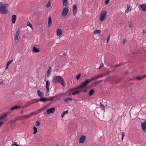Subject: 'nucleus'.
Wrapping results in <instances>:
<instances>
[{
	"label": "nucleus",
	"mask_w": 146,
	"mask_h": 146,
	"mask_svg": "<svg viewBox=\"0 0 146 146\" xmlns=\"http://www.w3.org/2000/svg\"><path fill=\"white\" fill-rule=\"evenodd\" d=\"M84 92H87V90H84Z\"/></svg>",
	"instance_id": "62"
},
{
	"label": "nucleus",
	"mask_w": 146,
	"mask_h": 146,
	"mask_svg": "<svg viewBox=\"0 0 146 146\" xmlns=\"http://www.w3.org/2000/svg\"><path fill=\"white\" fill-rule=\"evenodd\" d=\"M107 12L106 11H103L101 13L100 17V20L102 21L105 18L106 16Z\"/></svg>",
	"instance_id": "4"
},
{
	"label": "nucleus",
	"mask_w": 146,
	"mask_h": 146,
	"mask_svg": "<svg viewBox=\"0 0 146 146\" xmlns=\"http://www.w3.org/2000/svg\"><path fill=\"white\" fill-rule=\"evenodd\" d=\"M57 35L58 36H60L62 34V31L60 29H58L56 31Z\"/></svg>",
	"instance_id": "14"
},
{
	"label": "nucleus",
	"mask_w": 146,
	"mask_h": 146,
	"mask_svg": "<svg viewBox=\"0 0 146 146\" xmlns=\"http://www.w3.org/2000/svg\"><path fill=\"white\" fill-rule=\"evenodd\" d=\"M52 82L53 83L55 84L59 83L64 87L65 86L66 84L65 83L64 81L61 76H54Z\"/></svg>",
	"instance_id": "1"
},
{
	"label": "nucleus",
	"mask_w": 146,
	"mask_h": 146,
	"mask_svg": "<svg viewBox=\"0 0 146 146\" xmlns=\"http://www.w3.org/2000/svg\"><path fill=\"white\" fill-rule=\"evenodd\" d=\"M20 107L21 106H15L11 108L10 109V110L11 111H13L14 110L18 109L20 108Z\"/></svg>",
	"instance_id": "15"
},
{
	"label": "nucleus",
	"mask_w": 146,
	"mask_h": 146,
	"mask_svg": "<svg viewBox=\"0 0 146 146\" xmlns=\"http://www.w3.org/2000/svg\"><path fill=\"white\" fill-rule=\"evenodd\" d=\"M68 113V111L66 110L65 111L63 112L61 114V116L62 117H63L64 116V115Z\"/></svg>",
	"instance_id": "24"
},
{
	"label": "nucleus",
	"mask_w": 146,
	"mask_h": 146,
	"mask_svg": "<svg viewBox=\"0 0 146 146\" xmlns=\"http://www.w3.org/2000/svg\"><path fill=\"white\" fill-rule=\"evenodd\" d=\"M98 83H98V81H96L95 82V84H98Z\"/></svg>",
	"instance_id": "58"
},
{
	"label": "nucleus",
	"mask_w": 146,
	"mask_h": 146,
	"mask_svg": "<svg viewBox=\"0 0 146 146\" xmlns=\"http://www.w3.org/2000/svg\"><path fill=\"white\" fill-rule=\"evenodd\" d=\"M80 89V92H82L84 90L83 88H82V89Z\"/></svg>",
	"instance_id": "57"
},
{
	"label": "nucleus",
	"mask_w": 146,
	"mask_h": 146,
	"mask_svg": "<svg viewBox=\"0 0 146 146\" xmlns=\"http://www.w3.org/2000/svg\"><path fill=\"white\" fill-rule=\"evenodd\" d=\"M145 77V76H144V75L142 77V78L141 77H138L137 78V80H142V79L143 78H144Z\"/></svg>",
	"instance_id": "37"
},
{
	"label": "nucleus",
	"mask_w": 146,
	"mask_h": 146,
	"mask_svg": "<svg viewBox=\"0 0 146 146\" xmlns=\"http://www.w3.org/2000/svg\"><path fill=\"white\" fill-rule=\"evenodd\" d=\"M80 93V91L76 90L74 92L72 93V95H74L76 94H77L78 93Z\"/></svg>",
	"instance_id": "29"
},
{
	"label": "nucleus",
	"mask_w": 146,
	"mask_h": 146,
	"mask_svg": "<svg viewBox=\"0 0 146 146\" xmlns=\"http://www.w3.org/2000/svg\"><path fill=\"white\" fill-rule=\"evenodd\" d=\"M72 99L71 98H67L64 99V101L66 103L68 102L69 100H72Z\"/></svg>",
	"instance_id": "30"
},
{
	"label": "nucleus",
	"mask_w": 146,
	"mask_h": 146,
	"mask_svg": "<svg viewBox=\"0 0 146 146\" xmlns=\"http://www.w3.org/2000/svg\"><path fill=\"white\" fill-rule=\"evenodd\" d=\"M73 90V89H70L68 91L70 92V91H72Z\"/></svg>",
	"instance_id": "61"
},
{
	"label": "nucleus",
	"mask_w": 146,
	"mask_h": 146,
	"mask_svg": "<svg viewBox=\"0 0 146 146\" xmlns=\"http://www.w3.org/2000/svg\"><path fill=\"white\" fill-rule=\"evenodd\" d=\"M17 18V16L15 15H13L12 16V22L13 23H15Z\"/></svg>",
	"instance_id": "12"
},
{
	"label": "nucleus",
	"mask_w": 146,
	"mask_h": 146,
	"mask_svg": "<svg viewBox=\"0 0 146 146\" xmlns=\"http://www.w3.org/2000/svg\"><path fill=\"white\" fill-rule=\"evenodd\" d=\"M39 51V49L35 46H34L33 48V51L34 52H38Z\"/></svg>",
	"instance_id": "19"
},
{
	"label": "nucleus",
	"mask_w": 146,
	"mask_h": 146,
	"mask_svg": "<svg viewBox=\"0 0 146 146\" xmlns=\"http://www.w3.org/2000/svg\"><path fill=\"white\" fill-rule=\"evenodd\" d=\"M127 8L125 11V13H128L129 12V11H130L131 9H130V10H129V8H130V7L129 6V5L128 4L127 5Z\"/></svg>",
	"instance_id": "31"
},
{
	"label": "nucleus",
	"mask_w": 146,
	"mask_h": 146,
	"mask_svg": "<svg viewBox=\"0 0 146 146\" xmlns=\"http://www.w3.org/2000/svg\"><path fill=\"white\" fill-rule=\"evenodd\" d=\"M103 81V80H102L98 81V83H99V82H102V81Z\"/></svg>",
	"instance_id": "56"
},
{
	"label": "nucleus",
	"mask_w": 146,
	"mask_h": 146,
	"mask_svg": "<svg viewBox=\"0 0 146 146\" xmlns=\"http://www.w3.org/2000/svg\"><path fill=\"white\" fill-rule=\"evenodd\" d=\"M9 5L7 4H2V2H0V12L2 14L7 13V12L6 8L8 7Z\"/></svg>",
	"instance_id": "2"
},
{
	"label": "nucleus",
	"mask_w": 146,
	"mask_h": 146,
	"mask_svg": "<svg viewBox=\"0 0 146 146\" xmlns=\"http://www.w3.org/2000/svg\"><path fill=\"white\" fill-rule=\"evenodd\" d=\"M36 113H35L34 112H33V113H31L30 114H29V115H30L31 116L32 115H34Z\"/></svg>",
	"instance_id": "50"
},
{
	"label": "nucleus",
	"mask_w": 146,
	"mask_h": 146,
	"mask_svg": "<svg viewBox=\"0 0 146 146\" xmlns=\"http://www.w3.org/2000/svg\"><path fill=\"white\" fill-rule=\"evenodd\" d=\"M37 94L38 96L40 98H42L44 94L43 92H41L39 90L37 91Z\"/></svg>",
	"instance_id": "18"
},
{
	"label": "nucleus",
	"mask_w": 146,
	"mask_h": 146,
	"mask_svg": "<svg viewBox=\"0 0 146 146\" xmlns=\"http://www.w3.org/2000/svg\"><path fill=\"white\" fill-rule=\"evenodd\" d=\"M129 28H133V24H130L129 25Z\"/></svg>",
	"instance_id": "45"
},
{
	"label": "nucleus",
	"mask_w": 146,
	"mask_h": 146,
	"mask_svg": "<svg viewBox=\"0 0 146 146\" xmlns=\"http://www.w3.org/2000/svg\"><path fill=\"white\" fill-rule=\"evenodd\" d=\"M101 31L100 30L96 29L94 33V34L95 35H96L97 34H99V35L101 33Z\"/></svg>",
	"instance_id": "21"
},
{
	"label": "nucleus",
	"mask_w": 146,
	"mask_h": 146,
	"mask_svg": "<svg viewBox=\"0 0 146 146\" xmlns=\"http://www.w3.org/2000/svg\"><path fill=\"white\" fill-rule=\"evenodd\" d=\"M68 11V9L66 7H64L62 13V15L65 16L67 14Z\"/></svg>",
	"instance_id": "7"
},
{
	"label": "nucleus",
	"mask_w": 146,
	"mask_h": 146,
	"mask_svg": "<svg viewBox=\"0 0 146 146\" xmlns=\"http://www.w3.org/2000/svg\"><path fill=\"white\" fill-rule=\"evenodd\" d=\"M51 6V3L50 2H49L46 5V7H50Z\"/></svg>",
	"instance_id": "38"
},
{
	"label": "nucleus",
	"mask_w": 146,
	"mask_h": 146,
	"mask_svg": "<svg viewBox=\"0 0 146 146\" xmlns=\"http://www.w3.org/2000/svg\"><path fill=\"white\" fill-rule=\"evenodd\" d=\"M56 96H54L52 97V98H48L47 99H46V101H52V100H54L55 101H56L57 100H58V99H54V98H56Z\"/></svg>",
	"instance_id": "22"
},
{
	"label": "nucleus",
	"mask_w": 146,
	"mask_h": 146,
	"mask_svg": "<svg viewBox=\"0 0 146 146\" xmlns=\"http://www.w3.org/2000/svg\"><path fill=\"white\" fill-rule=\"evenodd\" d=\"M27 25L30 27L32 29H33L32 25L29 22H27Z\"/></svg>",
	"instance_id": "33"
},
{
	"label": "nucleus",
	"mask_w": 146,
	"mask_h": 146,
	"mask_svg": "<svg viewBox=\"0 0 146 146\" xmlns=\"http://www.w3.org/2000/svg\"><path fill=\"white\" fill-rule=\"evenodd\" d=\"M39 100L41 102H45L46 101V99L44 98H41L39 99Z\"/></svg>",
	"instance_id": "27"
},
{
	"label": "nucleus",
	"mask_w": 146,
	"mask_h": 146,
	"mask_svg": "<svg viewBox=\"0 0 146 146\" xmlns=\"http://www.w3.org/2000/svg\"><path fill=\"white\" fill-rule=\"evenodd\" d=\"M139 9L146 11V4L139 5Z\"/></svg>",
	"instance_id": "6"
},
{
	"label": "nucleus",
	"mask_w": 146,
	"mask_h": 146,
	"mask_svg": "<svg viewBox=\"0 0 146 146\" xmlns=\"http://www.w3.org/2000/svg\"><path fill=\"white\" fill-rule=\"evenodd\" d=\"M17 144H18L16 142H14V143H13V144L11 145V146H12L13 145H15V146H16Z\"/></svg>",
	"instance_id": "44"
},
{
	"label": "nucleus",
	"mask_w": 146,
	"mask_h": 146,
	"mask_svg": "<svg viewBox=\"0 0 146 146\" xmlns=\"http://www.w3.org/2000/svg\"><path fill=\"white\" fill-rule=\"evenodd\" d=\"M108 74V72H107L106 73H104L103 74H101V75H99L98 76V78H101L103 77L104 76H105Z\"/></svg>",
	"instance_id": "20"
},
{
	"label": "nucleus",
	"mask_w": 146,
	"mask_h": 146,
	"mask_svg": "<svg viewBox=\"0 0 146 146\" xmlns=\"http://www.w3.org/2000/svg\"><path fill=\"white\" fill-rule=\"evenodd\" d=\"M10 113V112L9 111H8V112L6 113H5V114L7 115V116Z\"/></svg>",
	"instance_id": "54"
},
{
	"label": "nucleus",
	"mask_w": 146,
	"mask_h": 146,
	"mask_svg": "<svg viewBox=\"0 0 146 146\" xmlns=\"http://www.w3.org/2000/svg\"><path fill=\"white\" fill-rule=\"evenodd\" d=\"M51 71L49 70H48L47 71V76L48 77H49Z\"/></svg>",
	"instance_id": "40"
},
{
	"label": "nucleus",
	"mask_w": 146,
	"mask_h": 146,
	"mask_svg": "<svg viewBox=\"0 0 146 146\" xmlns=\"http://www.w3.org/2000/svg\"><path fill=\"white\" fill-rule=\"evenodd\" d=\"M125 41H126V39L125 38H124L123 40V43H124L125 42Z\"/></svg>",
	"instance_id": "52"
},
{
	"label": "nucleus",
	"mask_w": 146,
	"mask_h": 146,
	"mask_svg": "<svg viewBox=\"0 0 146 146\" xmlns=\"http://www.w3.org/2000/svg\"><path fill=\"white\" fill-rule=\"evenodd\" d=\"M143 34H145V33H146V30L145 29L143 30Z\"/></svg>",
	"instance_id": "49"
},
{
	"label": "nucleus",
	"mask_w": 146,
	"mask_h": 146,
	"mask_svg": "<svg viewBox=\"0 0 146 146\" xmlns=\"http://www.w3.org/2000/svg\"><path fill=\"white\" fill-rule=\"evenodd\" d=\"M23 112V110H21V113H22Z\"/></svg>",
	"instance_id": "64"
},
{
	"label": "nucleus",
	"mask_w": 146,
	"mask_h": 146,
	"mask_svg": "<svg viewBox=\"0 0 146 146\" xmlns=\"http://www.w3.org/2000/svg\"><path fill=\"white\" fill-rule=\"evenodd\" d=\"M128 71H126L125 72V74H128Z\"/></svg>",
	"instance_id": "59"
},
{
	"label": "nucleus",
	"mask_w": 146,
	"mask_h": 146,
	"mask_svg": "<svg viewBox=\"0 0 146 146\" xmlns=\"http://www.w3.org/2000/svg\"><path fill=\"white\" fill-rule=\"evenodd\" d=\"M86 137L84 135H83L81 137L80 139L79 143H83L85 140Z\"/></svg>",
	"instance_id": "11"
},
{
	"label": "nucleus",
	"mask_w": 146,
	"mask_h": 146,
	"mask_svg": "<svg viewBox=\"0 0 146 146\" xmlns=\"http://www.w3.org/2000/svg\"><path fill=\"white\" fill-rule=\"evenodd\" d=\"M55 111V108H51L47 109L46 111V112L48 115L51 113H53Z\"/></svg>",
	"instance_id": "5"
},
{
	"label": "nucleus",
	"mask_w": 146,
	"mask_h": 146,
	"mask_svg": "<svg viewBox=\"0 0 146 146\" xmlns=\"http://www.w3.org/2000/svg\"><path fill=\"white\" fill-rule=\"evenodd\" d=\"M0 85H3V82L2 81L0 82Z\"/></svg>",
	"instance_id": "55"
},
{
	"label": "nucleus",
	"mask_w": 146,
	"mask_h": 146,
	"mask_svg": "<svg viewBox=\"0 0 146 146\" xmlns=\"http://www.w3.org/2000/svg\"><path fill=\"white\" fill-rule=\"evenodd\" d=\"M90 82L91 81L89 79H87L84 82H82V85H81L80 86H77L76 88V89H82V88H83L86 87Z\"/></svg>",
	"instance_id": "3"
},
{
	"label": "nucleus",
	"mask_w": 146,
	"mask_h": 146,
	"mask_svg": "<svg viewBox=\"0 0 146 146\" xmlns=\"http://www.w3.org/2000/svg\"><path fill=\"white\" fill-rule=\"evenodd\" d=\"M110 0H106L105 2V3L106 4H108Z\"/></svg>",
	"instance_id": "46"
},
{
	"label": "nucleus",
	"mask_w": 146,
	"mask_h": 146,
	"mask_svg": "<svg viewBox=\"0 0 146 146\" xmlns=\"http://www.w3.org/2000/svg\"><path fill=\"white\" fill-rule=\"evenodd\" d=\"M8 66H6V67H5V69H8Z\"/></svg>",
	"instance_id": "63"
},
{
	"label": "nucleus",
	"mask_w": 146,
	"mask_h": 146,
	"mask_svg": "<svg viewBox=\"0 0 146 146\" xmlns=\"http://www.w3.org/2000/svg\"><path fill=\"white\" fill-rule=\"evenodd\" d=\"M121 135H122V138L121 139L122 140H123V137L125 135V133L124 132H123L121 133Z\"/></svg>",
	"instance_id": "39"
},
{
	"label": "nucleus",
	"mask_w": 146,
	"mask_h": 146,
	"mask_svg": "<svg viewBox=\"0 0 146 146\" xmlns=\"http://www.w3.org/2000/svg\"><path fill=\"white\" fill-rule=\"evenodd\" d=\"M33 134H35L37 133V128H36V127L35 126H34L33 127Z\"/></svg>",
	"instance_id": "26"
},
{
	"label": "nucleus",
	"mask_w": 146,
	"mask_h": 146,
	"mask_svg": "<svg viewBox=\"0 0 146 146\" xmlns=\"http://www.w3.org/2000/svg\"><path fill=\"white\" fill-rule=\"evenodd\" d=\"M98 78V76H97L92 78L89 79L91 81V82L93 80H95Z\"/></svg>",
	"instance_id": "23"
},
{
	"label": "nucleus",
	"mask_w": 146,
	"mask_h": 146,
	"mask_svg": "<svg viewBox=\"0 0 146 146\" xmlns=\"http://www.w3.org/2000/svg\"><path fill=\"white\" fill-rule=\"evenodd\" d=\"M81 76V74L79 73L76 76V78L77 80H78L80 78Z\"/></svg>",
	"instance_id": "36"
},
{
	"label": "nucleus",
	"mask_w": 146,
	"mask_h": 146,
	"mask_svg": "<svg viewBox=\"0 0 146 146\" xmlns=\"http://www.w3.org/2000/svg\"><path fill=\"white\" fill-rule=\"evenodd\" d=\"M73 15H75L77 13V6L76 5H73Z\"/></svg>",
	"instance_id": "13"
},
{
	"label": "nucleus",
	"mask_w": 146,
	"mask_h": 146,
	"mask_svg": "<svg viewBox=\"0 0 146 146\" xmlns=\"http://www.w3.org/2000/svg\"><path fill=\"white\" fill-rule=\"evenodd\" d=\"M100 106H102V107H103V109H104H104H105V106H104V105L101 103L100 102Z\"/></svg>",
	"instance_id": "43"
},
{
	"label": "nucleus",
	"mask_w": 146,
	"mask_h": 146,
	"mask_svg": "<svg viewBox=\"0 0 146 146\" xmlns=\"http://www.w3.org/2000/svg\"><path fill=\"white\" fill-rule=\"evenodd\" d=\"M51 71V68L50 67L48 68V70H49Z\"/></svg>",
	"instance_id": "60"
},
{
	"label": "nucleus",
	"mask_w": 146,
	"mask_h": 146,
	"mask_svg": "<svg viewBox=\"0 0 146 146\" xmlns=\"http://www.w3.org/2000/svg\"><path fill=\"white\" fill-rule=\"evenodd\" d=\"M50 82L48 80L46 81V88L48 92L49 91Z\"/></svg>",
	"instance_id": "10"
},
{
	"label": "nucleus",
	"mask_w": 146,
	"mask_h": 146,
	"mask_svg": "<svg viewBox=\"0 0 146 146\" xmlns=\"http://www.w3.org/2000/svg\"><path fill=\"white\" fill-rule=\"evenodd\" d=\"M40 125V122L39 121H37L36 122V125L37 126H39Z\"/></svg>",
	"instance_id": "41"
},
{
	"label": "nucleus",
	"mask_w": 146,
	"mask_h": 146,
	"mask_svg": "<svg viewBox=\"0 0 146 146\" xmlns=\"http://www.w3.org/2000/svg\"><path fill=\"white\" fill-rule=\"evenodd\" d=\"M20 32L19 30H18L15 33V40H17L18 39V36H19L20 34Z\"/></svg>",
	"instance_id": "17"
},
{
	"label": "nucleus",
	"mask_w": 146,
	"mask_h": 146,
	"mask_svg": "<svg viewBox=\"0 0 146 146\" xmlns=\"http://www.w3.org/2000/svg\"><path fill=\"white\" fill-rule=\"evenodd\" d=\"M71 94V93L70 92H69L68 91H67V92H66V93H65L64 94V95H67L68 96H70Z\"/></svg>",
	"instance_id": "35"
},
{
	"label": "nucleus",
	"mask_w": 146,
	"mask_h": 146,
	"mask_svg": "<svg viewBox=\"0 0 146 146\" xmlns=\"http://www.w3.org/2000/svg\"><path fill=\"white\" fill-rule=\"evenodd\" d=\"M52 25V20L50 16L48 17V26L49 27H50Z\"/></svg>",
	"instance_id": "16"
},
{
	"label": "nucleus",
	"mask_w": 146,
	"mask_h": 146,
	"mask_svg": "<svg viewBox=\"0 0 146 146\" xmlns=\"http://www.w3.org/2000/svg\"><path fill=\"white\" fill-rule=\"evenodd\" d=\"M63 4L64 5L67 6L68 4V2L67 0H62Z\"/></svg>",
	"instance_id": "25"
},
{
	"label": "nucleus",
	"mask_w": 146,
	"mask_h": 146,
	"mask_svg": "<svg viewBox=\"0 0 146 146\" xmlns=\"http://www.w3.org/2000/svg\"><path fill=\"white\" fill-rule=\"evenodd\" d=\"M13 59H12V60H10V61H8L7 62V63L8 64H10V63H11L12 62V61H13Z\"/></svg>",
	"instance_id": "47"
},
{
	"label": "nucleus",
	"mask_w": 146,
	"mask_h": 146,
	"mask_svg": "<svg viewBox=\"0 0 146 146\" xmlns=\"http://www.w3.org/2000/svg\"><path fill=\"white\" fill-rule=\"evenodd\" d=\"M121 64H117V65H116V67H117L118 66H121Z\"/></svg>",
	"instance_id": "53"
},
{
	"label": "nucleus",
	"mask_w": 146,
	"mask_h": 146,
	"mask_svg": "<svg viewBox=\"0 0 146 146\" xmlns=\"http://www.w3.org/2000/svg\"><path fill=\"white\" fill-rule=\"evenodd\" d=\"M6 116H7V115L5 114L4 113V114L1 115L0 117V120L3 119Z\"/></svg>",
	"instance_id": "32"
},
{
	"label": "nucleus",
	"mask_w": 146,
	"mask_h": 146,
	"mask_svg": "<svg viewBox=\"0 0 146 146\" xmlns=\"http://www.w3.org/2000/svg\"><path fill=\"white\" fill-rule=\"evenodd\" d=\"M121 79L117 76H115L113 78V80L115 83H117L118 81H120Z\"/></svg>",
	"instance_id": "9"
},
{
	"label": "nucleus",
	"mask_w": 146,
	"mask_h": 146,
	"mask_svg": "<svg viewBox=\"0 0 146 146\" xmlns=\"http://www.w3.org/2000/svg\"><path fill=\"white\" fill-rule=\"evenodd\" d=\"M104 66V64L103 63H101V64L100 65V67H99V68H98L99 69H101V68H102V67H103V66Z\"/></svg>",
	"instance_id": "42"
},
{
	"label": "nucleus",
	"mask_w": 146,
	"mask_h": 146,
	"mask_svg": "<svg viewBox=\"0 0 146 146\" xmlns=\"http://www.w3.org/2000/svg\"><path fill=\"white\" fill-rule=\"evenodd\" d=\"M94 91L93 89L89 91V96L92 95L94 94Z\"/></svg>",
	"instance_id": "28"
},
{
	"label": "nucleus",
	"mask_w": 146,
	"mask_h": 146,
	"mask_svg": "<svg viewBox=\"0 0 146 146\" xmlns=\"http://www.w3.org/2000/svg\"><path fill=\"white\" fill-rule=\"evenodd\" d=\"M110 35H109V36L108 38H107V42H108V41L109 40V39L110 38Z\"/></svg>",
	"instance_id": "48"
},
{
	"label": "nucleus",
	"mask_w": 146,
	"mask_h": 146,
	"mask_svg": "<svg viewBox=\"0 0 146 146\" xmlns=\"http://www.w3.org/2000/svg\"><path fill=\"white\" fill-rule=\"evenodd\" d=\"M4 123V122L3 121H1L0 122V127H1V125L2 124H3Z\"/></svg>",
	"instance_id": "51"
},
{
	"label": "nucleus",
	"mask_w": 146,
	"mask_h": 146,
	"mask_svg": "<svg viewBox=\"0 0 146 146\" xmlns=\"http://www.w3.org/2000/svg\"><path fill=\"white\" fill-rule=\"evenodd\" d=\"M30 115H31L29 114V115H27L23 116H22V117H23V119L27 118L30 117H31Z\"/></svg>",
	"instance_id": "34"
},
{
	"label": "nucleus",
	"mask_w": 146,
	"mask_h": 146,
	"mask_svg": "<svg viewBox=\"0 0 146 146\" xmlns=\"http://www.w3.org/2000/svg\"><path fill=\"white\" fill-rule=\"evenodd\" d=\"M141 126L142 129L145 132L146 131V120H145L144 122L141 123Z\"/></svg>",
	"instance_id": "8"
}]
</instances>
